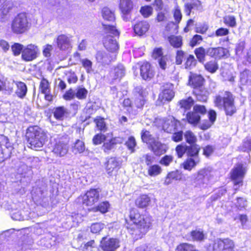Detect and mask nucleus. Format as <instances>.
I'll list each match as a JSON object with an SVG mask.
<instances>
[{
    "label": "nucleus",
    "instance_id": "obj_1",
    "mask_svg": "<svg viewBox=\"0 0 251 251\" xmlns=\"http://www.w3.org/2000/svg\"><path fill=\"white\" fill-rule=\"evenodd\" d=\"M130 222L133 225L126 224V228L132 235H140V233H146L151 225V217L147 215H141L137 209H131L129 214Z\"/></svg>",
    "mask_w": 251,
    "mask_h": 251
},
{
    "label": "nucleus",
    "instance_id": "obj_2",
    "mask_svg": "<svg viewBox=\"0 0 251 251\" xmlns=\"http://www.w3.org/2000/svg\"><path fill=\"white\" fill-rule=\"evenodd\" d=\"M234 99V96L231 92L223 91L215 97L214 103L215 106L219 109L224 108L226 115L231 116L237 111Z\"/></svg>",
    "mask_w": 251,
    "mask_h": 251
},
{
    "label": "nucleus",
    "instance_id": "obj_3",
    "mask_svg": "<svg viewBox=\"0 0 251 251\" xmlns=\"http://www.w3.org/2000/svg\"><path fill=\"white\" fill-rule=\"evenodd\" d=\"M103 31L105 34L103 45L106 49L110 52H115L119 47L115 37L119 35V32L114 25L103 23Z\"/></svg>",
    "mask_w": 251,
    "mask_h": 251
},
{
    "label": "nucleus",
    "instance_id": "obj_4",
    "mask_svg": "<svg viewBox=\"0 0 251 251\" xmlns=\"http://www.w3.org/2000/svg\"><path fill=\"white\" fill-rule=\"evenodd\" d=\"M26 137L29 147L35 150L43 147L47 138L45 132L37 126L29 127Z\"/></svg>",
    "mask_w": 251,
    "mask_h": 251
},
{
    "label": "nucleus",
    "instance_id": "obj_5",
    "mask_svg": "<svg viewBox=\"0 0 251 251\" xmlns=\"http://www.w3.org/2000/svg\"><path fill=\"white\" fill-rule=\"evenodd\" d=\"M30 26V23L25 13L18 14L12 21L10 29L15 34H22L27 31Z\"/></svg>",
    "mask_w": 251,
    "mask_h": 251
},
{
    "label": "nucleus",
    "instance_id": "obj_6",
    "mask_svg": "<svg viewBox=\"0 0 251 251\" xmlns=\"http://www.w3.org/2000/svg\"><path fill=\"white\" fill-rule=\"evenodd\" d=\"M203 79L200 75H192L189 77V83L192 85L194 90L193 93L198 100L205 101L207 100L206 92L201 90Z\"/></svg>",
    "mask_w": 251,
    "mask_h": 251
},
{
    "label": "nucleus",
    "instance_id": "obj_7",
    "mask_svg": "<svg viewBox=\"0 0 251 251\" xmlns=\"http://www.w3.org/2000/svg\"><path fill=\"white\" fill-rule=\"evenodd\" d=\"M69 138L67 136H62L55 140L52 152L57 157H63L68 153L69 150Z\"/></svg>",
    "mask_w": 251,
    "mask_h": 251
},
{
    "label": "nucleus",
    "instance_id": "obj_8",
    "mask_svg": "<svg viewBox=\"0 0 251 251\" xmlns=\"http://www.w3.org/2000/svg\"><path fill=\"white\" fill-rule=\"evenodd\" d=\"M31 194L35 202L44 207L49 204V198L47 196V192L41 188L33 187Z\"/></svg>",
    "mask_w": 251,
    "mask_h": 251
},
{
    "label": "nucleus",
    "instance_id": "obj_9",
    "mask_svg": "<svg viewBox=\"0 0 251 251\" xmlns=\"http://www.w3.org/2000/svg\"><path fill=\"white\" fill-rule=\"evenodd\" d=\"M211 175L210 172L205 169L200 170L195 180V186L200 188H204L210 183Z\"/></svg>",
    "mask_w": 251,
    "mask_h": 251
},
{
    "label": "nucleus",
    "instance_id": "obj_10",
    "mask_svg": "<svg viewBox=\"0 0 251 251\" xmlns=\"http://www.w3.org/2000/svg\"><path fill=\"white\" fill-rule=\"evenodd\" d=\"M38 53V47L33 44H29L23 49L22 58L25 61H31L37 58Z\"/></svg>",
    "mask_w": 251,
    "mask_h": 251
},
{
    "label": "nucleus",
    "instance_id": "obj_11",
    "mask_svg": "<svg viewBox=\"0 0 251 251\" xmlns=\"http://www.w3.org/2000/svg\"><path fill=\"white\" fill-rule=\"evenodd\" d=\"M233 242L228 238L216 240L213 244V251H233Z\"/></svg>",
    "mask_w": 251,
    "mask_h": 251
},
{
    "label": "nucleus",
    "instance_id": "obj_12",
    "mask_svg": "<svg viewBox=\"0 0 251 251\" xmlns=\"http://www.w3.org/2000/svg\"><path fill=\"white\" fill-rule=\"evenodd\" d=\"M156 122L161 123L162 129L167 132H171L176 128L179 124V122L172 116H169L167 119H158Z\"/></svg>",
    "mask_w": 251,
    "mask_h": 251
},
{
    "label": "nucleus",
    "instance_id": "obj_13",
    "mask_svg": "<svg viewBox=\"0 0 251 251\" xmlns=\"http://www.w3.org/2000/svg\"><path fill=\"white\" fill-rule=\"evenodd\" d=\"M99 199V191L97 189H91L82 197V202L86 206H92Z\"/></svg>",
    "mask_w": 251,
    "mask_h": 251
},
{
    "label": "nucleus",
    "instance_id": "obj_14",
    "mask_svg": "<svg viewBox=\"0 0 251 251\" xmlns=\"http://www.w3.org/2000/svg\"><path fill=\"white\" fill-rule=\"evenodd\" d=\"M100 247L103 251H115L120 247V241L117 238L103 237Z\"/></svg>",
    "mask_w": 251,
    "mask_h": 251
},
{
    "label": "nucleus",
    "instance_id": "obj_15",
    "mask_svg": "<svg viewBox=\"0 0 251 251\" xmlns=\"http://www.w3.org/2000/svg\"><path fill=\"white\" fill-rule=\"evenodd\" d=\"M246 171L245 167L243 164H238L232 170L231 173V178L234 180V185H242V179Z\"/></svg>",
    "mask_w": 251,
    "mask_h": 251
},
{
    "label": "nucleus",
    "instance_id": "obj_16",
    "mask_svg": "<svg viewBox=\"0 0 251 251\" xmlns=\"http://www.w3.org/2000/svg\"><path fill=\"white\" fill-rule=\"evenodd\" d=\"M119 7L123 20L128 21L133 8L132 2L130 0H120Z\"/></svg>",
    "mask_w": 251,
    "mask_h": 251
},
{
    "label": "nucleus",
    "instance_id": "obj_17",
    "mask_svg": "<svg viewBox=\"0 0 251 251\" xmlns=\"http://www.w3.org/2000/svg\"><path fill=\"white\" fill-rule=\"evenodd\" d=\"M228 53L226 49L222 47L207 48V55L215 58H221L227 56Z\"/></svg>",
    "mask_w": 251,
    "mask_h": 251
},
{
    "label": "nucleus",
    "instance_id": "obj_18",
    "mask_svg": "<svg viewBox=\"0 0 251 251\" xmlns=\"http://www.w3.org/2000/svg\"><path fill=\"white\" fill-rule=\"evenodd\" d=\"M140 74L145 80H150L154 76V72L151 68V65L147 62H144L140 66Z\"/></svg>",
    "mask_w": 251,
    "mask_h": 251
},
{
    "label": "nucleus",
    "instance_id": "obj_19",
    "mask_svg": "<svg viewBox=\"0 0 251 251\" xmlns=\"http://www.w3.org/2000/svg\"><path fill=\"white\" fill-rule=\"evenodd\" d=\"M174 95L175 93L172 89H165L160 93L157 102L158 104H161L166 101H170L174 98Z\"/></svg>",
    "mask_w": 251,
    "mask_h": 251
},
{
    "label": "nucleus",
    "instance_id": "obj_20",
    "mask_svg": "<svg viewBox=\"0 0 251 251\" xmlns=\"http://www.w3.org/2000/svg\"><path fill=\"white\" fill-rule=\"evenodd\" d=\"M126 74V70L122 64H119L115 67L110 73V76L113 81H119Z\"/></svg>",
    "mask_w": 251,
    "mask_h": 251
},
{
    "label": "nucleus",
    "instance_id": "obj_21",
    "mask_svg": "<svg viewBox=\"0 0 251 251\" xmlns=\"http://www.w3.org/2000/svg\"><path fill=\"white\" fill-rule=\"evenodd\" d=\"M58 48L61 50H66L71 47L70 37L61 34L58 36L56 40Z\"/></svg>",
    "mask_w": 251,
    "mask_h": 251
},
{
    "label": "nucleus",
    "instance_id": "obj_22",
    "mask_svg": "<svg viewBox=\"0 0 251 251\" xmlns=\"http://www.w3.org/2000/svg\"><path fill=\"white\" fill-rule=\"evenodd\" d=\"M190 2H186L184 4V12L187 15H190L192 10H201V5L199 0H190Z\"/></svg>",
    "mask_w": 251,
    "mask_h": 251
},
{
    "label": "nucleus",
    "instance_id": "obj_23",
    "mask_svg": "<svg viewBox=\"0 0 251 251\" xmlns=\"http://www.w3.org/2000/svg\"><path fill=\"white\" fill-rule=\"evenodd\" d=\"M120 163L115 158H109L106 163V170L108 174L112 175L114 172H116L120 168Z\"/></svg>",
    "mask_w": 251,
    "mask_h": 251
},
{
    "label": "nucleus",
    "instance_id": "obj_24",
    "mask_svg": "<svg viewBox=\"0 0 251 251\" xmlns=\"http://www.w3.org/2000/svg\"><path fill=\"white\" fill-rule=\"evenodd\" d=\"M150 146L151 147L152 151L156 155H160L165 153L166 151L167 148L166 145L161 144L156 139H155Z\"/></svg>",
    "mask_w": 251,
    "mask_h": 251
},
{
    "label": "nucleus",
    "instance_id": "obj_25",
    "mask_svg": "<svg viewBox=\"0 0 251 251\" xmlns=\"http://www.w3.org/2000/svg\"><path fill=\"white\" fill-rule=\"evenodd\" d=\"M16 86V89L15 90V94L16 96L20 98L24 99L27 93V88L26 84L21 81L15 82Z\"/></svg>",
    "mask_w": 251,
    "mask_h": 251
},
{
    "label": "nucleus",
    "instance_id": "obj_26",
    "mask_svg": "<svg viewBox=\"0 0 251 251\" xmlns=\"http://www.w3.org/2000/svg\"><path fill=\"white\" fill-rule=\"evenodd\" d=\"M104 142L102 146V149L106 153H108L110 151L112 150L115 145L120 142V139L118 138H112L110 139L105 138L104 140Z\"/></svg>",
    "mask_w": 251,
    "mask_h": 251
},
{
    "label": "nucleus",
    "instance_id": "obj_27",
    "mask_svg": "<svg viewBox=\"0 0 251 251\" xmlns=\"http://www.w3.org/2000/svg\"><path fill=\"white\" fill-rule=\"evenodd\" d=\"M149 27V24L147 22L141 21L135 25L134 30L136 34L142 35L148 30Z\"/></svg>",
    "mask_w": 251,
    "mask_h": 251
},
{
    "label": "nucleus",
    "instance_id": "obj_28",
    "mask_svg": "<svg viewBox=\"0 0 251 251\" xmlns=\"http://www.w3.org/2000/svg\"><path fill=\"white\" fill-rule=\"evenodd\" d=\"M96 58L98 62L102 64H108L113 59L108 53L100 51L97 52L96 55Z\"/></svg>",
    "mask_w": 251,
    "mask_h": 251
},
{
    "label": "nucleus",
    "instance_id": "obj_29",
    "mask_svg": "<svg viewBox=\"0 0 251 251\" xmlns=\"http://www.w3.org/2000/svg\"><path fill=\"white\" fill-rule=\"evenodd\" d=\"M150 201V198L148 195H142L136 199L135 204L139 207L144 208L149 205Z\"/></svg>",
    "mask_w": 251,
    "mask_h": 251
},
{
    "label": "nucleus",
    "instance_id": "obj_30",
    "mask_svg": "<svg viewBox=\"0 0 251 251\" xmlns=\"http://www.w3.org/2000/svg\"><path fill=\"white\" fill-rule=\"evenodd\" d=\"M162 172L161 167L157 164L151 165L147 168L148 175L153 177L159 175Z\"/></svg>",
    "mask_w": 251,
    "mask_h": 251
},
{
    "label": "nucleus",
    "instance_id": "obj_31",
    "mask_svg": "<svg viewBox=\"0 0 251 251\" xmlns=\"http://www.w3.org/2000/svg\"><path fill=\"white\" fill-rule=\"evenodd\" d=\"M102 16L104 20L108 22H113L115 20V17L114 12L111 11L108 7H104L102 9Z\"/></svg>",
    "mask_w": 251,
    "mask_h": 251
},
{
    "label": "nucleus",
    "instance_id": "obj_32",
    "mask_svg": "<svg viewBox=\"0 0 251 251\" xmlns=\"http://www.w3.org/2000/svg\"><path fill=\"white\" fill-rule=\"evenodd\" d=\"M68 113L67 109L64 106H59L54 109L53 115L55 119L62 121L65 115Z\"/></svg>",
    "mask_w": 251,
    "mask_h": 251
},
{
    "label": "nucleus",
    "instance_id": "obj_33",
    "mask_svg": "<svg viewBox=\"0 0 251 251\" xmlns=\"http://www.w3.org/2000/svg\"><path fill=\"white\" fill-rule=\"evenodd\" d=\"M240 82L242 85H251V73L249 71L245 70L240 74Z\"/></svg>",
    "mask_w": 251,
    "mask_h": 251
},
{
    "label": "nucleus",
    "instance_id": "obj_34",
    "mask_svg": "<svg viewBox=\"0 0 251 251\" xmlns=\"http://www.w3.org/2000/svg\"><path fill=\"white\" fill-rule=\"evenodd\" d=\"M110 204L107 201H103L99 204V205L93 208V211L94 212L100 211L102 214H104L108 211L110 208Z\"/></svg>",
    "mask_w": 251,
    "mask_h": 251
},
{
    "label": "nucleus",
    "instance_id": "obj_35",
    "mask_svg": "<svg viewBox=\"0 0 251 251\" xmlns=\"http://www.w3.org/2000/svg\"><path fill=\"white\" fill-rule=\"evenodd\" d=\"M199 158H189L184 161L182 164L183 167L185 170L191 171L193 168L196 166L197 164L199 162Z\"/></svg>",
    "mask_w": 251,
    "mask_h": 251
},
{
    "label": "nucleus",
    "instance_id": "obj_36",
    "mask_svg": "<svg viewBox=\"0 0 251 251\" xmlns=\"http://www.w3.org/2000/svg\"><path fill=\"white\" fill-rule=\"evenodd\" d=\"M169 41L173 47L178 48L182 45V39L180 36L172 35L169 37Z\"/></svg>",
    "mask_w": 251,
    "mask_h": 251
},
{
    "label": "nucleus",
    "instance_id": "obj_37",
    "mask_svg": "<svg viewBox=\"0 0 251 251\" xmlns=\"http://www.w3.org/2000/svg\"><path fill=\"white\" fill-rule=\"evenodd\" d=\"M85 150L84 143L80 140H77L73 146V152L75 154L82 153Z\"/></svg>",
    "mask_w": 251,
    "mask_h": 251
},
{
    "label": "nucleus",
    "instance_id": "obj_38",
    "mask_svg": "<svg viewBox=\"0 0 251 251\" xmlns=\"http://www.w3.org/2000/svg\"><path fill=\"white\" fill-rule=\"evenodd\" d=\"M187 119L189 123L196 125L200 120V116L194 111L193 112H189L187 114Z\"/></svg>",
    "mask_w": 251,
    "mask_h": 251
},
{
    "label": "nucleus",
    "instance_id": "obj_39",
    "mask_svg": "<svg viewBox=\"0 0 251 251\" xmlns=\"http://www.w3.org/2000/svg\"><path fill=\"white\" fill-rule=\"evenodd\" d=\"M194 100L191 97L182 99L179 102L180 107L185 110H189L194 104Z\"/></svg>",
    "mask_w": 251,
    "mask_h": 251
},
{
    "label": "nucleus",
    "instance_id": "obj_40",
    "mask_svg": "<svg viewBox=\"0 0 251 251\" xmlns=\"http://www.w3.org/2000/svg\"><path fill=\"white\" fill-rule=\"evenodd\" d=\"M11 8V3L9 2L5 3L0 9V19L4 21L5 17Z\"/></svg>",
    "mask_w": 251,
    "mask_h": 251
},
{
    "label": "nucleus",
    "instance_id": "obj_41",
    "mask_svg": "<svg viewBox=\"0 0 251 251\" xmlns=\"http://www.w3.org/2000/svg\"><path fill=\"white\" fill-rule=\"evenodd\" d=\"M199 150L200 148L199 146L195 144L188 147L187 154L189 156L193 157V158H198V155Z\"/></svg>",
    "mask_w": 251,
    "mask_h": 251
},
{
    "label": "nucleus",
    "instance_id": "obj_42",
    "mask_svg": "<svg viewBox=\"0 0 251 251\" xmlns=\"http://www.w3.org/2000/svg\"><path fill=\"white\" fill-rule=\"evenodd\" d=\"M0 159H1L2 160H3V152H2V150L1 149V146H3L6 148L8 149L9 148L11 147L10 143L9 142L8 139L3 135H1L0 137Z\"/></svg>",
    "mask_w": 251,
    "mask_h": 251
},
{
    "label": "nucleus",
    "instance_id": "obj_43",
    "mask_svg": "<svg viewBox=\"0 0 251 251\" xmlns=\"http://www.w3.org/2000/svg\"><path fill=\"white\" fill-rule=\"evenodd\" d=\"M205 69L211 73H215L218 69V65L215 60L206 62L204 65Z\"/></svg>",
    "mask_w": 251,
    "mask_h": 251
},
{
    "label": "nucleus",
    "instance_id": "obj_44",
    "mask_svg": "<svg viewBox=\"0 0 251 251\" xmlns=\"http://www.w3.org/2000/svg\"><path fill=\"white\" fill-rule=\"evenodd\" d=\"M39 89L43 94H46L47 93H50V84L48 80L45 78H43L41 79V81L40 83Z\"/></svg>",
    "mask_w": 251,
    "mask_h": 251
},
{
    "label": "nucleus",
    "instance_id": "obj_45",
    "mask_svg": "<svg viewBox=\"0 0 251 251\" xmlns=\"http://www.w3.org/2000/svg\"><path fill=\"white\" fill-rule=\"evenodd\" d=\"M195 53L199 60L200 62H203L205 56L207 55V49L200 47L195 50Z\"/></svg>",
    "mask_w": 251,
    "mask_h": 251
},
{
    "label": "nucleus",
    "instance_id": "obj_46",
    "mask_svg": "<svg viewBox=\"0 0 251 251\" xmlns=\"http://www.w3.org/2000/svg\"><path fill=\"white\" fill-rule=\"evenodd\" d=\"M141 138L144 142L146 143L149 145L152 143L153 141L155 139L151 136L150 132L148 131L143 130L141 134Z\"/></svg>",
    "mask_w": 251,
    "mask_h": 251
},
{
    "label": "nucleus",
    "instance_id": "obj_47",
    "mask_svg": "<svg viewBox=\"0 0 251 251\" xmlns=\"http://www.w3.org/2000/svg\"><path fill=\"white\" fill-rule=\"evenodd\" d=\"M140 12L144 18H148L152 15L153 8L151 6H144L141 7Z\"/></svg>",
    "mask_w": 251,
    "mask_h": 251
},
{
    "label": "nucleus",
    "instance_id": "obj_48",
    "mask_svg": "<svg viewBox=\"0 0 251 251\" xmlns=\"http://www.w3.org/2000/svg\"><path fill=\"white\" fill-rule=\"evenodd\" d=\"M80 62L87 73L90 74L93 72L92 62L90 60L87 58L82 59Z\"/></svg>",
    "mask_w": 251,
    "mask_h": 251
},
{
    "label": "nucleus",
    "instance_id": "obj_49",
    "mask_svg": "<svg viewBox=\"0 0 251 251\" xmlns=\"http://www.w3.org/2000/svg\"><path fill=\"white\" fill-rule=\"evenodd\" d=\"M184 137L186 142L190 144L195 143L197 140L195 135L190 130L186 131L184 134Z\"/></svg>",
    "mask_w": 251,
    "mask_h": 251
},
{
    "label": "nucleus",
    "instance_id": "obj_50",
    "mask_svg": "<svg viewBox=\"0 0 251 251\" xmlns=\"http://www.w3.org/2000/svg\"><path fill=\"white\" fill-rule=\"evenodd\" d=\"M240 148L243 151H251V137H248L244 140Z\"/></svg>",
    "mask_w": 251,
    "mask_h": 251
},
{
    "label": "nucleus",
    "instance_id": "obj_51",
    "mask_svg": "<svg viewBox=\"0 0 251 251\" xmlns=\"http://www.w3.org/2000/svg\"><path fill=\"white\" fill-rule=\"evenodd\" d=\"M25 47L24 46L20 43H14L11 46V50L15 56H18L22 53L23 49Z\"/></svg>",
    "mask_w": 251,
    "mask_h": 251
},
{
    "label": "nucleus",
    "instance_id": "obj_52",
    "mask_svg": "<svg viewBox=\"0 0 251 251\" xmlns=\"http://www.w3.org/2000/svg\"><path fill=\"white\" fill-rule=\"evenodd\" d=\"M88 91L84 88H77L75 92V97L79 100H84L87 97Z\"/></svg>",
    "mask_w": 251,
    "mask_h": 251
},
{
    "label": "nucleus",
    "instance_id": "obj_53",
    "mask_svg": "<svg viewBox=\"0 0 251 251\" xmlns=\"http://www.w3.org/2000/svg\"><path fill=\"white\" fill-rule=\"evenodd\" d=\"M191 237L194 241H201L204 239V235L200 230H194L191 232Z\"/></svg>",
    "mask_w": 251,
    "mask_h": 251
},
{
    "label": "nucleus",
    "instance_id": "obj_54",
    "mask_svg": "<svg viewBox=\"0 0 251 251\" xmlns=\"http://www.w3.org/2000/svg\"><path fill=\"white\" fill-rule=\"evenodd\" d=\"M224 23L231 27H235L236 25V22L235 18L233 16H226L224 19Z\"/></svg>",
    "mask_w": 251,
    "mask_h": 251
},
{
    "label": "nucleus",
    "instance_id": "obj_55",
    "mask_svg": "<svg viewBox=\"0 0 251 251\" xmlns=\"http://www.w3.org/2000/svg\"><path fill=\"white\" fill-rule=\"evenodd\" d=\"M104 227V225L101 223H96L91 225V232L93 233H99Z\"/></svg>",
    "mask_w": 251,
    "mask_h": 251
},
{
    "label": "nucleus",
    "instance_id": "obj_56",
    "mask_svg": "<svg viewBox=\"0 0 251 251\" xmlns=\"http://www.w3.org/2000/svg\"><path fill=\"white\" fill-rule=\"evenodd\" d=\"M234 221L239 220L243 228L246 226L247 222L248 221V218L246 214H238L233 217Z\"/></svg>",
    "mask_w": 251,
    "mask_h": 251
},
{
    "label": "nucleus",
    "instance_id": "obj_57",
    "mask_svg": "<svg viewBox=\"0 0 251 251\" xmlns=\"http://www.w3.org/2000/svg\"><path fill=\"white\" fill-rule=\"evenodd\" d=\"M196 64V60L192 55H189L185 63V68L187 69H191Z\"/></svg>",
    "mask_w": 251,
    "mask_h": 251
},
{
    "label": "nucleus",
    "instance_id": "obj_58",
    "mask_svg": "<svg viewBox=\"0 0 251 251\" xmlns=\"http://www.w3.org/2000/svg\"><path fill=\"white\" fill-rule=\"evenodd\" d=\"M188 146L186 145H178L176 148V151L179 158L183 156L184 154L187 151Z\"/></svg>",
    "mask_w": 251,
    "mask_h": 251
},
{
    "label": "nucleus",
    "instance_id": "obj_59",
    "mask_svg": "<svg viewBox=\"0 0 251 251\" xmlns=\"http://www.w3.org/2000/svg\"><path fill=\"white\" fill-rule=\"evenodd\" d=\"M235 205L238 210L241 211L246 208L247 204L246 201L244 198H238L237 199Z\"/></svg>",
    "mask_w": 251,
    "mask_h": 251
},
{
    "label": "nucleus",
    "instance_id": "obj_60",
    "mask_svg": "<svg viewBox=\"0 0 251 251\" xmlns=\"http://www.w3.org/2000/svg\"><path fill=\"white\" fill-rule=\"evenodd\" d=\"M174 17L176 23H179L182 19V14L180 8L177 4H176L174 7Z\"/></svg>",
    "mask_w": 251,
    "mask_h": 251
},
{
    "label": "nucleus",
    "instance_id": "obj_61",
    "mask_svg": "<svg viewBox=\"0 0 251 251\" xmlns=\"http://www.w3.org/2000/svg\"><path fill=\"white\" fill-rule=\"evenodd\" d=\"M145 103V96L142 94H139L134 100V104L137 108H142Z\"/></svg>",
    "mask_w": 251,
    "mask_h": 251
},
{
    "label": "nucleus",
    "instance_id": "obj_62",
    "mask_svg": "<svg viewBox=\"0 0 251 251\" xmlns=\"http://www.w3.org/2000/svg\"><path fill=\"white\" fill-rule=\"evenodd\" d=\"M194 249V247L190 244L182 243L177 247L176 251H193Z\"/></svg>",
    "mask_w": 251,
    "mask_h": 251
},
{
    "label": "nucleus",
    "instance_id": "obj_63",
    "mask_svg": "<svg viewBox=\"0 0 251 251\" xmlns=\"http://www.w3.org/2000/svg\"><path fill=\"white\" fill-rule=\"evenodd\" d=\"M142 161H145L146 165L149 166L152 165L154 162L155 157L151 154H146L142 156Z\"/></svg>",
    "mask_w": 251,
    "mask_h": 251
},
{
    "label": "nucleus",
    "instance_id": "obj_64",
    "mask_svg": "<svg viewBox=\"0 0 251 251\" xmlns=\"http://www.w3.org/2000/svg\"><path fill=\"white\" fill-rule=\"evenodd\" d=\"M75 97V91L72 89L67 91L63 95V98L66 100H71Z\"/></svg>",
    "mask_w": 251,
    "mask_h": 251
}]
</instances>
